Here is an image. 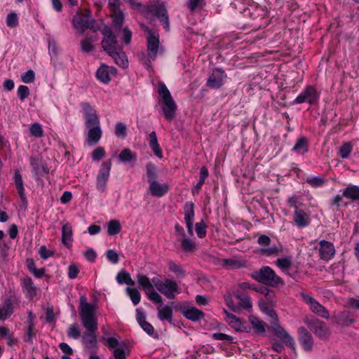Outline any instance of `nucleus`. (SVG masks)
I'll return each instance as SVG.
<instances>
[{"mask_svg": "<svg viewBox=\"0 0 359 359\" xmlns=\"http://www.w3.org/2000/svg\"><path fill=\"white\" fill-rule=\"evenodd\" d=\"M79 311L82 325L86 328L81 337L82 343L87 348H97L96 332L98 330V319L95 306L88 302L85 295L80 297Z\"/></svg>", "mask_w": 359, "mask_h": 359, "instance_id": "obj_1", "label": "nucleus"}, {"mask_svg": "<svg viewBox=\"0 0 359 359\" xmlns=\"http://www.w3.org/2000/svg\"><path fill=\"white\" fill-rule=\"evenodd\" d=\"M81 106L82 114L85 118V125L89 129L87 142L90 145L95 144L99 142L102 135L97 111L88 102H82Z\"/></svg>", "mask_w": 359, "mask_h": 359, "instance_id": "obj_2", "label": "nucleus"}, {"mask_svg": "<svg viewBox=\"0 0 359 359\" xmlns=\"http://www.w3.org/2000/svg\"><path fill=\"white\" fill-rule=\"evenodd\" d=\"M129 4L130 6L138 11L145 13H150L156 16L159 22L162 24L166 31L170 30V22L168 11L163 4H159L158 0H153L150 1V4L143 6L140 3L136 2L135 0H132Z\"/></svg>", "mask_w": 359, "mask_h": 359, "instance_id": "obj_3", "label": "nucleus"}, {"mask_svg": "<svg viewBox=\"0 0 359 359\" xmlns=\"http://www.w3.org/2000/svg\"><path fill=\"white\" fill-rule=\"evenodd\" d=\"M260 309L271 318V327L276 336L279 338L287 346L294 350L295 341L285 330L278 323V318L276 311L268 308L264 304L259 303Z\"/></svg>", "mask_w": 359, "mask_h": 359, "instance_id": "obj_4", "label": "nucleus"}, {"mask_svg": "<svg viewBox=\"0 0 359 359\" xmlns=\"http://www.w3.org/2000/svg\"><path fill=\"white\" fill-rule=\"evenodd\" d=\"M158 93L161 98L160 104L163 115L168 121H172L175 117L177 107L165 83H158Z\"/></svg>", "mask_w": 359, "mask_h": 359, "instance_id": "obj_5", "label": "nucleus"}, {"mask_svg": "<svg viewBox=\"0 0 359 359\" xmlns=\"http://www.w3.org/2000/svg\"><path fill=\"white\" fill-rule=\"evenodd\" d=\"M251 277L259 283L273 287L284 283L282 278L277 276L271 267L267 266L262 267L258 271H253Z\"/></svg>", "mask_w": 359, "mask_h": 359, "instance_id": "obj_6", "label": "nucleus"}, {"mask_svg": "<svg viewBox=\"0 0 359 359\" xmlns=\"http://www.w3.org/2000/svg\"><path fill=\"white\" fill-rule=\"evenodd\" d=\"M72 23L76 29H79L83 32L86 29H89L95 32L99 29L97 22L91 18L90 12L88 10L83 13H77L74 15Z\"/></svg>", "mask_w": 359, "mask_h": 359, "instance_id": "obj_7", "label": "nucleus"}, {"mask_svg": "<svg viewBox=\"0 0 359 359\" xmlns=\"http://www.w3.org/2000/svg\"><path fill=\"white\" fill-rule=\"evenodd\" d=\"M304 322L309 330L320 339L326 340L329 338L330 332L325 323L315 318H306L304 319Z\"/></svg>", "mask_w": 359, "mask_h": 359, "instance_id": "obj_8", "label": "nucleus"}, {"mask_svg": "<svg viewBox=\"0 0 359 359\" xmlns=\"http://www.w3.org/2000/svg\"><path fill=\"white\" fill-rule=\"evenodd\" d=\"M147 36V48L149 58L155 60L157 56L158 48L160 46L159 35L156 31L150 29L148 27L142 26Z\"/></svg>", "mask_w": 359, "mask_h": 359, "instance_id": "obj_9", "label": "nucleus"}, {"mask_svg": "<svg viewBox=\"0 0 359 359\" xmlns=\"http://www.w3.org/2000/svg\"><path fill=\"white\" fill-rule=\"evenodd\" d=\"M319 99V94L312 86H308L297 97L293 100L292 104L308 103L309 105L315 104Z\"/></svg>", "mask_w": 359, "mask_h": 359, "instance_id": "obj_10", "label": "nucleus"}, {"mask_svg": "<svg viewBox=\"0 0 359 359\" xmlns=\"http://www.w3.org/2000/svg\"><path fill=\"white\" fill-rule=\"evenodd\" d=\"M112 162L111 159L103 161L100 165L98 175L97 176L96 187L97 190L103 192L105 189L107 182L109 179Z\"/></svg>", "mask_w": 359, "mask_h": 359, "instance_id": "obj_11", "label": "nucleus"}, {"mask_svg": "<svg viewBox=\"0 0 359 359\" xmlns=\"http://www.w3.org/2000/svg\"><path fill=\"white\" fill-rule=\"evenodd\" d=\"M226 74L221 68H215L209 75L206 86L212 89H219L225 83Z\"/></svg>", "mask_w": 359, "mask_h": 359, "instance_id": "obj_12", "label": "nucleus"}, {"mask_svg": "<svg viewBox=\"0 0 359 359\" xmlns=\"http://www.w3.org/2000/svg\"><path fill=\"white\" fill-rule=\"evenodd\" d=\"M158 291L165 296L169 299H173L175 297V293L179 294L181 292L180 287L176 281L169 278H165L163 280V283Z\"/></svg>", "mask_w": 359, "mask_h": 359, "instance_id": "obj_13", "label": "nucleus"}, {"mask_svg": "<svg viewBox=\"0 0 359 359\" xmlns=\"http://www.w3.org/2000/svg\"><path fill=\"white\" fill-rule=\"evenodd\" d=\"M117 70L114 67L102 65L96 72L97 79L103 83H108L111 81L110 76H115Z\"/></svg>", "mask_w": 359, "mask_h": 359, "instance_id": "obj_14", "label": "nucleus"}, {"mask_svg": "<svg viewBox=\"0 0 359 359\" xmlns=\"http://www.w3.org/2000/svg\"><path fill=\"white\" fill-rule=\"evenodd\" d=\"M319 253L321 259L328 261L335 255V248L332 243L322 240L319 243Z\"/></svg>", "mask_w": 359, "mask_h": 359, "instance_id": "obj_15", "label": "nucleus"}, {"mask_svg": "<svg viewBox=\"0 0 359 359\" xmlns=\"http://www.w3.org/2000/svg\"><path fill=\"white\" fill-rule=\"evenodd\" d=\"M298 339L299 343L306 351L312 349L313 346V339L311 333L304 327L298 329Z\"/></svg>", "mask_w": 359, "mask_h": 359, "instance_id": "obj_16", "label": "nucleus"}, {"mask_svg": "<svg viewBox=\"0 0 359 359\" xmlns=\"http://www.w3.org/2000/svg\"><path fill=\"white\" fill-rule=\"evenodd\" d=\"M306 302L309 304L310 309L312 312L318 316L327 319L329 318L328 311L320 304H319L314 298L308 296L304 298Z\"/></svg>", "mask_w": 359, "mask_h": 359, "instance_id": "obj_17", "label": "nucleus"}, {"mask_svg": "<svg viewBox=\"0 0 359 359\" xmlns=\"http://www.w3.org/2000/svg\"><path fill=\"white\" fill-rule=\"evenodd\" d=\"M102 48L108 55H111L115 51L121 50L122 47L118 44L116 36L114 35L109 38H104L101 42Z\"/></svg>", "mask_w": 359, "mask_h": 359, "instance_id": "obj_18", "label": "nucleus"}, {"mask_svg": "<svg viewBox=\"0 0 359 359\" xmlns=\"http://www.w3.org/2000/svg\"><path fill=\"white\" fill-rule=\"evenodd\" d=\"M194 203L191 202L186 203L184 205V220L187 224L188 233L190 236L194 235L193 220L194 217Z\"/></svg>", "mask_w": 359, "mask_h": 359, "instance_id": "obj_19", "label": "nucleus"}, {"mask_svg": "<svg viewBox=\"0 0 359 359\" xmlns=\"http://www.w3.org/2000/svg\"><path fill=\"white\" fill-rule=\"evenodd\" d=\"M332 320L334 323L343 327L349 326L355 322V319L351 316L350 312L348 311L337 313L333 316Z\"/></svg>", "mask_w": 359, "mask_h": 359, "instance_id": "obj_20", "label": "nucleus"}, {"mask_svg": "<svg viewBox=\"0 0 359 359\" xmlns=\"http://www.w3.org/2000/svg\"><path fill=\"white\" fill-rule=\"evenodd\" d=\"M149 190L152 196L162 197L168 193L169 187L166 183L160 184L156 180L149 184Z\"/></svg>", "mask_w": 359, "mask_h": 359, "instance_id": "obj_21", "label": "nucleus"}, {"mask_svg": "<svg viewBox=\"0 0 359 359\" xmlns=\"http://www.w3.org/2000/svg\"><path fill=\"white\" fill-rule=\"evenodd\" d=\"M13 312V302L11 297H7L2 306H0V320H5L8 318Z\"/></svg>", "mask_w": 359, "mask_h": 359, "instance_id": "obj_22", "label": "nucleus"}, {"mask_svg": "<svg viewBox=\"0 0 359 359\" xmlns=\"http://www.w3.org/2000/svg\"><path fill=\"white\" fill-rule=\"evenodd\" d=\"M182 313L186 318L194 322H198L205 316V313L196 307L184 309L182 311Z\"/></svg>", "mask_w": 359, "mask_h": 359, "instance_id": "obj_23", "label": "nucleus"}, {"mask_svg": "<svg viewBox=\"0 0 359 359\" xmlns=\"http://www.w3.org/2000/svg\"><path fill=\"white\" fill-rule=\"evenodd\" d=\"M293 219L298 227H305L310 223L309 215L303 210H295Z\"/></svg>", "mask_w": 359, "mask_h": 359, "instance_id": "obj_24", "label": "nucleus"}, {"mask_svg": "<svg viewBox=\"0 0 359 359\" xmlns=\"http://www.w3.org/2000/svg\"><path fill=\"white\" fill-rule=\"evenodd\" d=\"M233 296L239 300V303L237 305L238 310L242 308L248 311L252 310V302L249 295L246 294H241L238 291H234L233 292Z\"/></svg>", "mask_w": 359, "mask_h": 359, "instance_id": "obj_25", "label": "nucleus"}, {"mask_svg": "<svg viewBox=\"0 0 359 359\" xmlns=\"http://www.w3.org/2000/svg\"><path fill=\"white\" fill-rule=\"evenodd\" d=\"M14 182H15V187L18 189V194L20 196L21 201L24 204H27V198H26L25 194V189H24V186H23V181H22V175H21V174H20L19 170H15V171Z\"/></svg>", "mask_w": 359, "mask_h": 359, "instance_id": "obj_26", "label": "nucleus"}, {"mask_svg": "<svg viewBox=\"0 0 359 359\" xmlns=\"http://www.w3.org/2000/svg\"><path fill=\"white\" fill-rule=\"evenodd\" d=\"M72 240V226L67 223L65 224L62 227V243L67 248H70Z\"/></svg>", "mask_w": 359, "mask_h": 359, "instance_id": "obj_27", "label": "nucleus"}, {"mask_svg": "<svg viewBox=\"0 0 359 359\" xmlns=\"http://www.w3.org/2000/svg\"><path fill=\"white\" fill-rule=\"evenodd\" d=\"M145 176L149 184L156 181L158 179L157 167L151 161L147 162L145 165Z\"/></svg>", "mask_w": 359, "mask_h": 359, "instance_id": "obj_28", "label": "nucleus"}, {"mask_svg": "<svg viewBox=\"0 0 359 359\" xmlns=\"http://www.w3.org/2000/svg\"><path fill=\"white\" fill-rule=\"evenodd\" d=\"M149 145L155 156L159 158H163V152L158 144L156 132H151L149 135Z\"/></svg>", "mask_w": 359, "mask_h": 359, "instance_id": "obj_29", "label": "nucleus"}, {"mask_svg": "<svg viewBox=\"0 0 359 359\" xmlns=\"http://www.w3.org/2000/svg\"><path fill=\"white\" fill-rule=\"evenodd\" d=\"M220 264L227 269H238L246 266L244 261L233 259H222Z\"/></svg>", "mask_w": 359, "mask_h": 359, "instance_id": "obj_30", "label": "nucleus"}, {"mask_svg": "<svg viewBox=\"0 0 359 359\" xmlns=\"http://www.w3.org/2000/svg\"><path fill=\"white\" fill-rule=\"evenodd\" d=\"M292 151L299 154H304L309 151L308 140L305 137L298 138Z\"/></svg>", "mask_w": 359, "mask_h": 359, "instance_id": "obj_31", "label": "nucleus"}, {"mask_svg": "<svg viewBox=\"0 0 359 359\" xmlns=\"http://www.w3.org/2000/svg\"><path fill=\"white\" fill-rule=\"evenodd\" d=\"M249 322L256 334L261 335L265 333L266 329L264 321L259 320L255 316H249Z\"/></svg>", "mask_w": 359, "mask_h": 359, "instance_id": "obj_32", "label": "nucleus"}, {"mask_svg": "<svg viewBox=\"0 0 359 359\" xmlns=\"http://www.w3.org/2000/svg\"><path fill=\"white\" fill-rule=\"evenodd\" d=\"M116 65L125 69L128 66V61L126 55L121 50H117L109 55Z\"/></svg>", "mask_w": 359, "mask_h": 359, "instance_id": "obj_33", "label": "nucleus"}, {"mask_svg": "<svg viewBox=\"0 0 359 359\" xmlns=\"http://www.w3.org/2000/svg\"><path fill=\"white\" fill-rule=\"evenodd\" d=\"M342 196L352 201L359 200V187L356 185L347 187L343 190Z\"/></svg>", "mask_w": 359, "mask_h": 359, "instance_id": "obj_34", "label": "nucleus"}, {"mask_svg": "<svg viewBox=\"0 0 359 359\" xmlns=\"http://www.w3.org/2000/svg\"><path fill=\"white\" fill-rule=\"evenodd\" d=\"M118 159L121 163H132L137 161L136 153L133 152L130 149H123L118 155Z\"/></svg>", "mask_w": 359, "mask_h": 359, "instance_id": "obj_35", "label": "nucleus"}, {"mask_svg": "<svg viewBox=\"0 0 359 359\" xmlns=\"http://www.w3.org/2000/svg\"><path fill=\"white\" fill-rule=\"evenodd\" d=\"M111 17L112 18V27L113 28L119 32L123 26L124 22V14L123 11L111 13Z\"/></svg>", "mask_w": 359, "mask_h": 359, "instance_id": "obj_36", "label": "nucleus"}, {"mask_svg": "<svg viewBox=\"0 0 359 359\" xmlns=\"http://www.w3.org/2000/svg\"><path fill=\"white\" fill-rule=\"evenodd\" d=\"M158 318L161 320H167L169 323L172 320V309L166 305L161 309H158Z\"/></svg>", "mask_w": 359, "mask_h": 359, "instance_id": "obj_37", "label": "nucleus"}, {"mask_svg": "<svg viewBox=\"0 0 359 359\" xmlns=\"http://www.w3.org/2000/svg\"><path fill=\"white\" fill-rule=\"evenodd\" d=\"M116 281L118 284H127L128 285L134 286L135 285V281L131 278L130 275L128 272L125 271L118 273L116 275Z\"/></svg>", "mask_w": 359, "mask_h": 359, "instance_id": "obj_38", "label": "nucleus"}, {"mask_svg": "<svg viewBox=\"0 0 359 359\" xmlns=\"http://www.w3.org/2000/svg\"><path fill=\"white\" fill-rule=\"evenodd\" d=\"M226 318L225 320L229 323V325L236 331L240 329V326L241 325V320L240 318H237L235 315L229 313L226 310H224Z\"/></svg>", "mask_w": 359, "mask_h": 359, "instance_id": "obj_39", "label": "nucleus"}, {"mask_svg": "<svg viewBox=\"0 0 359 359\" xmlns=\"http://www.w3.org/2000/svg\"><path fill=\"white\" fill-rule=\"evenodd\" d=\"M137 278L138 284L142 286L145 293L154 289L150 279L147 276L138 274Z\"/></svg>", "mask_w": 359, "mask_h": 359, "instance_id": "obj_40", "label": "nucleus"}, {"mask_svg": "<svg viewBox=\"0 0 359 359\" xmlns=\"http://www.w3.org/2000/svg\"><path fill=\"white\" fill-rule=\"evenodd\" d=\"M208 176V170L205 167H202L200 170V179L196 183L192 192L194 194L195 192L198 193L202 188L203 184L205 182V179Z\"/></svg>", "mask_w": 359, "mask_h": 359, "instance_id": "obj_41", "label": "nucleus"}, {"mask_svg": "<svg viewBox=\"0 0 359 359\" xmlns=\"http://www.w3.org/2000/svg\"><path fill=\"white\" fill-rule=\"evenodd\" d=\"M121 231V226L118 220L111 219L108 222L107 233L115 236Z\"/></svg>", "mask_w": 359, "mask_h": 359, "instance_id": "obj_42", "label": "nucleus"}, {"mask_svg": "<svg viewBox=\"0 0 359 359\" xmlns=\"http://www.w3.org/2000/svg\"><path fill=\"white\" fill-rule=\"evenodd\" d=\"M205 4V0H189L187 6L191 13L201 10Z\"/></svg>", "mask_w": 359, "mask_h": 359, "instance_id": "obj_43", "label": "nucleus"}, {"mask_svg": "<svg viewBox=\"0 0 359 359\" xmlns=\"http://www.w3.org/2000/svg\"><path fill=\"white\" fill-rule=\"evenodd\" d=\"M168 264L169 271L175 273L177 278L186 276V271L182 268L181 265L175 264L171 260L168 262Z\"/></svg>", "mask_w": 359, "mask_h": 359, "instance_id": "obj_44", "label": "nucleus"}, {"mask_svg": "<svg viewBox=\"0 0 359 359\" xmlns=\"http://www.w3.org/2000/svg\"><path fill=\"white\" fill-rule=\"evenodd\" d=\"M126 292L128 295L130 297L134 305H137L140 303L141 299V294L140 292L136 288L127 287Z\"/></svg>", "mask_w": 359, "mask_h": 359, "instance_id": "obj_45", "label": "nucleus"}, {"mask_svg": "<svg viewBox=\"0 0 359 359\" xmlns=\"http://www.w3.org/2000/svg\"><path fill=\"white\" fill-rule=\"evenodd\" d=\"M22 287L30 296H33L36 294V287L30 277L27 276L23 279Z\"/></svg>", "mask_w": 359, "mask_h": 359, "instance_id": "obj_46", "label": "nucleus"}, {"mask_svg": "<svg viewBox=\"0 0 359 359\" xmlns=\"http://www.w3.org/2000/svg\"><path fill=\"white\" fill-rule=\"evenodd\" d=\"M306 182L313 187H319L323 186L326 180L319 176H311L306 178Z\"/></svg>", "mask_w": 359, "mask_h": 359, "instance_id": "obj_47", "label": "nucleus"}, {"mask_svg": "<svg viewBox=\"0 0 359 359\" xmlns=\"http://www.w3.org/2000/svg\"><path fill=\"white\" fill-rule=\"evenodd\" d=\"M114 133L117 137L124 140L127 135L126 126L122 122L116 123Z\"/></svg>", "mask_w": 359, "mask_h": 359, "instance_id": "obj_48", "label": "nucleus"}, {"mask_svg": "<svg viewBox=\"0 0 359 359\" xmlns=\"http://www.w3.org/2000/svg\"><path fill=\"white\" fill-rule=\"evenodd\" d=\"M6 25L11 28H14L18 25V18L15 13L11 12L6 17Z\"/></svg>", "mask_w": 359, "mask_h": 359, "instance_id": "obj_49", "label": "nucleus"}, {"mask_svg": "<svg viewBox=\"0 0 359 359\" xmlns=\"http://www.w3.org/2000/svg\"><path fill=\"white\" fill-rule=\"evenodd\" d=\"M282 251V248H280L276 247V245L269 247V248H263L260 250V252L262 255L265 256H272L278 254L279 252Z\"/></svg>", "mask_w": 359, "mask_h": 359, "instance_id": "obj_50", "label": "nucleus"}, {"mask_svg": "<svg viewBox=\"0 0 359 359\" xmlns=\"http://www.w3.org/2000/svg\"><path fill=\"white\" fill-rule=\"evenodd\" d=\"M276 265L283 271H285L291 267L292 261L287 257L280 258L276 260Z\"/></svg>", "mask_w": 359, "mask_h": 359, "instance_id": "obj_51", "label": "nucleus"}, {"mask_svg": "<svg viewBox=\"0 0 359 359\" xmlns=\"http://www.w3.org/2000/svg\"><path fill=\"white\" fill-rule=\"evenodd\" d=\"M196 232L197 233V236L200 238H203L206 236V228L207 226L205 224L203 220H201L199 222H197L196 224Z\"/></svg>", "mask_w": 359, "mask_h": 359, "instance_id": "obj_52", "label": "nucleus"}, {"mask_svg": "<svg viewBox=\"0 0 359 359\" xmlns=\"http://www.w3.org/2000/svg\"><path fill=\"white\" fill-rule=\"evenodd\" d=\"M67 336L69 338H72L74 339H78L81 336V332L79 329V327L76 324H73L69 326L67 330Z\"/></svg>", "mask_w": 359, "mask_h": 359, "instance_id": "obj_53", "label": "nucleus"}, {"mask_svg": "<svg viewBox=\"0 0 359 359\" xmlns=\"http://www.w3.org/2000/svg\"><path fill=\"white\" fill-rule=\"evenodd\" d=\"M149 300L152 301L155 304L160 305L163 304V300L161 296L155 290H151L146 293Z\"/></svg>", "mask_w": 359, "mask_h": 359, "instance_id": "obj_54", "label": "nucleus"}, {"mask_svg": "<svg viewBox=\"0 0 359 359\" xmlns=\"http://www.w3.org/2000/svg\"><path fill=\"white\" fill-rule=\"evenodd\" d=\"M212 338L217 341H225L231 344L233 343V337L222 332L213 333L212 334Z\"/></svg>", "mask_w": 359, "mask_h": 359, "instance_id": "obj_55", "label": "nucleus"}, {"mask_svg": "<svg viewBox=\"0 0 359 359\" xmlns=\"http://www.w3.org/2000/svg\"><path fill=\"white\" fill-rule=\"evenodd\" d=\"M352 151V145L350 142L344 144L339 149V155L342 158H346Z\"/></svg>", "mask_w": 359, "mask_h": 359, "instance_id": "obj_56", "label": "nucleus"}, {"mask_svg": "<svg viewBox=\"0 0 359 359\" xmlns=\"http://www.w3.org/2000/svg\"><path fill=\"white\" fill-rule=\"evenodd\" d=\"M182 248L184 252H192L196 248V245L190 239L184 237L182 240Z\"/></svg>", "mask_w": 359, "mask_h": 359, "instance_id": "obj_57", "label": "nucleus"}, {"mask_svg": "<svg viewBox=\"0 0 359 359\" xmlns=\"http://www.w3.org/2000/svg\"><path fill=\"white\" fill-rule=\"evenodd\" d=\"M21 79L25 83H32L35 79L34 72L32 69H29L21 75Z\"/></svg>", "mask_w": 359, "mask_h": 359, "instance_id": "obj_58", "label": "nucleus"}, {"mask_svg": "<svg viewBox=\"0 0 359 359\" xmlns=\"http://www.w3.org/2000/svg\"><path fill=\"white\" fill-rule=\"evenodd\" d=\"M30 133L36 137H39L43 135V130L41 126L39 123H33L29 128Z\"/></svg>", "mask_w": 359, "mask_h": 359, "instance_id": "obj_59", "label": "nucleus"}, {"mask_svg": "<svg viewBox=\"0 0 359 359\" xmlns=\"http://www.w3.org/2000/svg\"><path fill=\"white\" fill-rule=\"evenodd\" d=\"M29 89L26 86L21 85L18 88V96L21 101H23L25 98H27L29 95Z\"/></svg>", "mask_w": 359, "mask_h": 359, "instance_id": "obj_60", "label": "nucleus"}, {"mask_svg": "<svg viewBox=\"0 0 359 359\" xmlns=\"http://www.w3.org/2000/svg\"><path fill=\"white\" fill-rule=\"evenodd\" d=\"M81 50L83 52L89 53L93 50L92 41L89 38H85L81 41Z\"/></svg>", "mask_w": 359, "mask_h": 359, "instance_id": "obj_61", "label": "nucleus"}, {"mask_svg": "<svg viewBox=\"0 0 359 359\" xmlns=\"http://www.w3.org/2000/svg\"><path fill=\"white\" fill-rule=\"evenodd\" d=\"M128 348L119 347L114 349L113 355L115 359H126V350Z\"/></svg>", "mask_w": 359, "mask_h": 359, "instance_id": "obj_62", "label": "nucleus"}, {"mask_svg": "<svg viewBox=\"0 0 359 359\" xmlns=\"http://www.w3.org/2000/svg\"><path fill=\"white\" fill-rule=\"evenodd\" d=\"M287 203L290 208H294V210H300L298 208V205H302V203L299 202V197L296 195L289 197L287 201Z\"/></svg>", "mask_w": 359, "mask_h": 359, "instance_id": "obj_63", "label": "nucleus"}, {"mask_svg": "<svg viewBox=\"0 0 359 359\" xmlns=\"http://www.w3.org/2000/svg\"><path fill=\"white\" fill-rule=\"evenodd\" d=\"M105 155V151L103 147L96 148L92 153V158L95 161H100Z\"/></svg>", "mask_w": 359, "mask_h": 359, "instance_id": "obj_64", "label": "nucleus"}]
</instances>
